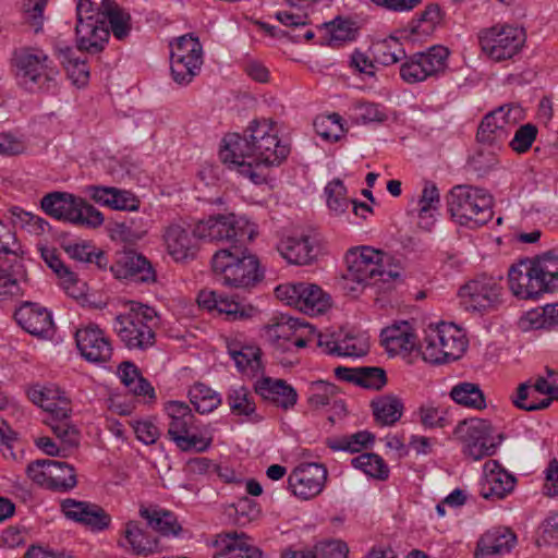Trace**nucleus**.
I'll list each match as a JSON object with an SVG mask.
<instances>
[{
	"instance_id": "24",
	"label": "nucleus",
	"mask_w": 558,
	"mask_h": 558,
	"mask_svg": "<svg viewBox=\"0 0 558 558\" xmlns=\"http://www.w3.org/2000/svg\"><path fill=\"white\" fill-rule=\"evenodd\" d=\"M47 62L48 56L40 49L28 48L22 50L15 57L17 75L35 84L39 83L43 76L52 80L57 71L49 66Z\"/></svg>"
},
{
	"instance_id": "1",
	"label": "nucleus",
	"mask_w": 558,
	"mask_h": 558,
	"mask_svg": "<svg viewBox=\"0 0 558 558\" xmlns=\"http://www.w3.org/2000/svg\"><path fill=\"white\" fill-rule=\"evenodd\" d=\"M223 144L219 153L221 161L236 168L255 184L266 181L265 174L257 171L260 165L279 166L290 154V146L278 140L268 120H253L243 135L228 134Z\"/></svg>"
},
{
	"instance_id": "15",
	"label": "nucleus",
	"mask_w": 558,
	"mask_h": 558,
	"mask_svg": "<svg viewBox=\"0 0 558 558\" xmlns=\"http://www.w3.org/2000/svg\"><path fill=\"white\" fill-rule=\"evenodd\" d=\"M110 270L117 279H126L133 282L153 283L156 281V271L150 262L134 250L118 252Z\"/></svg>"
},
{
	"instance_id": "44",
	"label": "nucleus",
	"mask_w": 558,
	"mask_h": 558,
	"mask_svg": "<svg viewBox=\"0 0 558 558\" xmlns=\"http://www.w3.org/2000/svg\"><path fill=\"white\" fill-rule=\"evenodd\" d=\"M351 463L355 469L362 470L371 477L384 481L389 476V468L383 458L376 453H362L353 458Z\"/></svg>"
},
{
	"instance_id": "61",
	"label": "nucleus",
	"mask_w": 558,
	"mask_h": 558,
	"mask_svg": "<svg viewBox=\"0 0 558 558\" xmlns=\"http://www.w3.org/2000/svg\"><path fill=\"white\" fill-rule=\"evenodd\" d=\"M529 389L530 386L526 383L520 384L517 389L515 398H513V403L517 408L525 410V411H536V410H543L549 407L551 403L550 398H545L541 400L539 402H526V399L529 397Z\"/></svg>"
},
{
	"instance_id": "20",
	"label": "nucleus",
	"mask_w": 558,
	"mask_h": 558,
	"mask_svg": "<svg viewBox=\"0 0 558 558\" xmlns=\"http://www.w3.org/2000/svg\"><path fill=\"white\" fill-rule=\"evenodd\" d=\"M61 510L68 519L96 531L107 529L111 522L110 515L100 506L86 501L64 499Z\"/></svg>"
},
{
	"instance_id": "18",
	"label": "nucleus",
	"mask_w": 558,
	"mask_h": 558,
	"mask_svg": "<svg viewBox=\"0 0 558 558\" xmlns=\"http://www.w3.org/2000/svg\"><path fill=\"white\" fill-rule=\"evenodd\" d=\"M75 341L81 355L93 363L108 362L112 356L110 340L96 325L80 328L75 332Z\"/></svg>"
},
{
	"instance_id": "59",
	"label": "nucleus",
	"mask_w": 558,
	"mask_h": 558,
	"mask_svg": "<svg viewBox=\"0 0 558 558\" xmlns=\"http://www.w3.org/2000/svg\"><path fill=\"white\" fill-rule=\"evenodd\" d=\"M210 444V437L197 435L193 433V430L189 432L184 436H178L175 438V445L183 451L194 450L196 452H203L209 448Z\"/></svg>"
},
{
	"instance_id": "29",
	"label": "nucleus",
	"mask_w": 558,
	"mask_h": 558,
	"mask_svg": "<svg viewBox=\"0 0 558 558\" xmlns=\"http://www.w3.org/2000/svg\"><path fill=\"white\" fill-rule=\"evenodd\" d=\"M255 391L264 399L272 401L284 410L293 408L298 393L283 379L264 377L255 384Z\"/></svg>"
},
{
	"instance_id": "27",
	"label": "nucleus",
	"mask_w": 558,
	"mask_h": 558,
	"mask_svg": "<svg viewBox=\"0 0 558 558\" xmlns=\"http://www.w3.org/2000/svg\"><path fill=\"white\" fill-rule=\"evenodd\" d=\"M308 329L310 333H314L315 328L306 323H302L296 318L282 315L278 320L266 328V337L268 341L279 351L289 352L290 342L296 332Z\"/></svg>"
},
{
	"instance_id": "8",
	"label": "nucleus",
	"mask_w": 558,
	"mask_h": 558,
	"mask_svg": "<svg viewBox=\"0 0 558 558\" xmlns=\"http://www.w3.org/2000/svg\"><path fill=\"white\" fill-rule=\"evenodd\" d=\"M194 236L207 242L245 243L254 239L255 225L234 214L215 215L199 220L193 228Z\"/></svg>"
},
{
	"instance_id": "19",
	"label": "nucleus",
	"mask_w": 558,
	"mask_h": 558,
	"mask_svg": "<svg viewBox=\"0 0 558 558\" xmlns=\"http://www.w3.org/2000/svg\"><path fill=\"white\" fill-rule=\"evenodd\" d=\"M16 323L28 333L50 338L53 335L54 324L51 313L44 306L34 302H24L14 313Z\"/></svg>"
},
{
	"instance_id": "6",
	"label": "nucleus",
	"mask_w": 558,
	"mask_h": 558,
	"mask_svg": "<svg viewBox=\"0 0 558 558\" xmlns=\"http://www.w3.org/2000/svg\"><path fill=\"white\" fill-rule=\"evenodd\" d=\"M468 342L454 324L429 325L425 337L417 347L423 360L430 364L457 361L465 351Z\"/></svg>"
},
{
	"instance_id": "36",
	"label": "nucleus",
	"mask_w": 558,
	"mask_h": 558,
	"mask_svg": "<svg viewBox=\"0 0 558 558\" xmlns=\"http://www.w3.org/2000/svg\"><path fill=\"white\" fill-rule=\"evenodd\" d=\"M78 24L75 26L76 34V46L80 51H87L89 53L100 52L105 44L109 39V28L104 25H96L89 23L87 27V34L78 32Z\"/></svg>"
},
{
	"instance_id": "52",
	"label": "nucleus",
	"mask_w": 558,
	"mask_h": 558,
	"mask_svg": "<svg viewBox=\"0 0 558 558\" xmlns=\"http://www.w3.org/2000/svg\"><path fill=\"white\" fill-rule=\"evenodd\" d=\"M440 205V194L436 184L426 181L418 199V217L420 219L433 217V211L437 210Z\"/></svg>"
},
{
	"instance_id": "46",
	"label": "nucleus",
	"mask_w": 558,
	"mask_h": 558,
	"mask_svg": "<svg viewBox=\"0 0 558 558\" xmlns=\"http://www.w3.org/2000/svg\"><path fill=\"white\" fill-rule=\"evenodd\" d=\"M494 114H486L478 129L476 138L480 143L495 145L501 144L509 137V131L496 125Z\"/></svg>"
},
{
	"instance_id": "2",
	"label": "nucleus",
	"mask_w": 558,
	"mask_h": 558,
	"mask_svg": "<svg viewBox=\"0 0 558 558\" xmlns=\"http://www.w3.org/2000/svg\"><path fill=\"white\" fill-rule=\"evenodd\" d=\"M28 399L40 407L47 417L44 423L68 448L77 447L80 435L77 428L71 424V402L64 392L57 387L33 386L27 390Z\"/></svg>"
},
{
	"instance_id": "9",
	"label": "nucleus",
	"mask_w": 558,
	"mask_h": 558,
	"mask_svg": "<svg viewBox=\"0 0 558 558\" xmlns=\"http://www.w3.org/2000/svg\"><path fill=\"white\" fill-rule=\"evenodd\" d=\"M389 256L371 246L352 247L345 254L348 265L347 280L359 284H375L378 281L388 282L399 276L398 272L385 269Z\"/></svg>"
},
{
	"instance_id": "57",
	"label": "nucleus",
	"mask_w": 558,
	"mask_h": 558,
	"mask_svg": "<svg viewBox=\"0 0 558 558\" xmlns=\"http://www.w3.org/2000/svg\"><path fill=\"white\" fill-rule=\"evenodd\" d=\"M537 135V128L532 123L519 126L510 142L511 148L521 154L529 150Z\"/></svg>"
},
{
	"instance_id": "38",
	"label": "nucleus",
	"mask_w": 558,
	"mask_h": 558,
	"mask_svg": "<svg viewBox=\"0 0 558 558\" xmlns=\"http://www.w3.org/2000/svg\"><path fill=\"white\" fill-rule=\"evenodd\" d=\"M140 515L147 521L149 527L163 536L178 535L182 529L175 515L170 511L149 510L141 507Z\"/></svg>"
},
{
	"instance_id": "51",
	"label": "nucleus",
	"mask_w": 558,
	"mask_h": 558,
	"mask_svg": "<svg viewBox=\"0 0 558 558\" xmlns=\"http://www.w3.org/2000/svg\"><path fill=\"white\" fill-rule=\"evenodd\" d=\"M339 392V388L328 381L316 380L311 384L308 403L313 408H322L330 403L331 398Z\"/></svg>"
},
{
	"instance_id": "41",
	"label": "nucleus",
	"mask_w": 558,
	"mask_h": 558,
	"mask_svg": "<svg viewBox=\"0 0 558 558\" xmlns=\"http://www.w3.org/2000/svg\"><path fill=\"white\" fill-rule=\"evenodd\" d=\"M189 397L195 410L201 414L214 411L221 403L220 396L202 383L195 384L190 389Z\"/></svg>"
},
{
	"instance_id": "47",
	"label": "nucleus",
	"mask_w": 558,
	"mask_h": 558,
	"mask_svg": "<svg viewBox=\"0 0 558 558\" xmlns=\"http://www.w3.org/2000/svg\"><path fill=\"white\" fill-rule=\"evenodd\" d=\"M327 206L335 215L343 214L351 202L347 197V187L340 179H333L325 187Z\"/></svg>"
},
{
	"instance_id": "62",
	"label": "nucleus",
	"mask_w": 558,
	"mask_h": 558,
	"mask_svg": "<svg viewBox=\"0 0 558 558\" xmlns=\"http://www.w3.org/2000/svg\"><path fill=\"white\" fill-rule=\"evenodd\" d=\"M136 437L145 445H153L160 436L159 428L149 421H138L133 425Z\"/></svg>"
},
{
	"instance_id": "49",
	"label": "nucleus",
	"mask_w": 558,
	"mask_h": 558,
	"mask_svg": "<svg viewBox=\"0 0 558 558\" xmlns=\"http://www.w3.org/2000/svg\"><path fill=\"white\" fill-rule=\"evenodd\" d=\"M342 119L338 113H332L327 117H319L314 121V126L317 134L326 141L338 142L344 129L341 123Z\"/></svg>"
},
{
	"instance_id": "16",
	"label": "nucleus",
	"mask_w": 558,
	"mask_h": 558,
	"mask_svg": "<svg viewBox=\"0 0 558 558\" xmlns=\"http://www.w3.org/2000/svg\"><path fill=\"white\" fill-rule=\"evenodd\" d=\"M326 480L327 469L323 464L302 463L289 475L288 485L295 496L306 500L323 490Z\"/></svg>"
},
{
	"instance_id": "5",
	"label": "nucleus",
	"mask_w": 558,
	"mask_h": 558,
	"mask_svg": "<svg viewBox=\"0 0 558 558\" xmlns=\"http://www.w3.org/2000/svg\"><path fill=\"white\" fill-rule=\"evenodd\" d=\"M446 201L452 219L461 226L480 227L493 218V196L484 189L456 185Z\"/></svg>"
},
{
	"instance_id": "26",
	"label": "nucleus",
	"mask_w": 558,
	"mask_h": 558,
	"mask_svg": "<svg viewBox=\"0 0 558 558\" xmlns=\"http://www.w3.org/2000/svg\"><path fill=\"white\" fill-rule=\"evenodd\" d=\"M226 344L228 354L234 361L239 372L252 377L264 372L262 350L258 347L233 339H227Z\"/></svg>"
},
{
	"instance_id": "60",
	"label": "nucleus",
	"mask_w": 558,
	"mask_h": 558,
	"mask_svg": "<svg viewBox=\"0 0 558 558\" xmlns=\"http://www.w3.org/2000/svg\"><path fill=\"white\" fill-rule=\"evenodd\" d=\"M232 508L238 522L242 524L256 519L260 512L258 504L247 496L240 498L236 504L232 505Z\"/></svg>"
},
{
	"instance_id": "10",
	"label": "nucleus",
	"mask_w": 558,
	"mask_h": 558,
	"mask_svg": "<svg viewBox=\"0 0 558 558\" xmlns=\"http://www.w3.org/2000/svg\"><path fill=\"white\" fill-rule=\"evenodd\" d=\"M170 70L173 81L187 85L198 75L203 65V46L198 37L189 33L170 41Z\"/></svg>"
},
{
	"instance_id": "40",
	"label": "nucleus",
	"mask_w": 558,
	"mask_h": 558,
	"mask_svg": "<svg viewBox=\"0 0 558 558\" xmlns=\"http://www.w3.org/2000/svg\"><path fill=\"white\" fill-rule=\"evenodd\" d=\"M75 52L71 47L58 49V58L68 72L69 77L77 86H84L89 77V71L85 60L74 56Z\"/></svg>"
},
{
	"instance_id": "3",
	"label": "nucleus",
	"mask_w": 558,
	"mask_h": 558,
	"mask_svg": "<svg viewBox=\"0 0 558 558\" xmlns=\"http://www.w3.org/2000/svg\"><path fill=\"white\" fill-rule=\"evenodd\" d=\"M159 326L160 316L155 308L136 302H130L129 310L117 315L113 322V330L130 350L151 348Z\"/></svg>"
},
{
	"instance_id": "55",
	"label": "nucleus",
	"mask_w": 558,
	"mask_h": 558,
	"mask_svg": "<svg viewBox=\"0 0 558 558\" xmlns=\"http://www.w3.org/2000/svg\"><path fill=\"white\" fill-rule=\"evenodd\" d=\"M40 254L48 267L51 268L59 278L69 283L76 282V275L63 264L56 248L40 247Z\"/></svg>"
},
{
	"instance_id": "53",
	"label": "nucleus",
	"mask_w": 558,
	"mask_h": 558,
	"mask_svg": "<svg viewBox=\"0 0 558 558\" xmlns=\"http://www.w3.org/2000/svg\"><path fill=\"white\" fill-rule=\"evenodd\" d=\"M387 383L386 372L381 367H357L355 384L374 390H380Z\"/></svg>"
},
{
	"instance_id": "54",
	"label": "nucleus",
	"mask_w": 558,
	"mask_h": 558,
	"mask_svg": "<svg viewBox=\"0 0 558 558\" xmlns=\"http://www.w3.org/2000/svg\"><path fill=\"white\" fill-rule=\"evenodd\" d=\"M488 114H494L496 125L502 126L504 130L508 131L524 118V111L521 106L513 104L500 106Z\"/></svg>"
},
{
	"instance_id": "39",
	"label": "nucleus",
	"mask_w": 558,
	"mask_h": 558,
	"mask_svg": "<svg viewBox=\"0 0 558 558\" xmlns=\"http://www.w3.org/2000/svg\"><path fill=\"white\" fill-rule=\"evenodd\" d=\"M451 399L463 407L482 410L486 408V400L480 386L474 383H459L450 391Z\"/></svg>"
},
{
	"instance_id": "37",
	"label": "nucleus",
	"mask_w": 558,
	"mask_h": 558,
	"mask_svg": "<svg viewBox=\"0 0 558 558\" xmlns=\"http://www.w3.org/2000/svg\"><path fill=\"white\" fill-rule=\"evenodd\" d=\"M130 14L112 0H102V22L101 25L110 28L118 39H123L130 32Z\"/></svg>"
},
{
	"instance_id": "64",
	"label": "nucleus",
	"mask_w": 558,
	"mask_h": 558,
	"mask_svg": "<svg viewBox=\"0 0 558 558\" xmlns=\"http://www.w3.org/2000/svg\"><path fill=\"white\" fill-rule=\"evenodd\" d=\"M420 416L422 424L426 427H444L446 425L444 412L438 408L421 407Z\"/></svg>"
},
{
	"instance_id": "43",
	"label": "nucleus",
	"mask_w": 558,
	"mask_h": 558,
	"mask_svg": "<svg viewBox=\"0 0 558 558\" xmlns=\"http://www.w3.org/2000/svg\"><path fill=\"white\" fill-rule=\"evenodd\" d=\"M538 277L546 284V291L553 292L558 289V257L546 253L541 257L532 259Z\"/></svg>"
},
{
	"instance_id": "17",
	"label": "nucleus",
	"mask_w": 558,
	"mask_h": 558,
	"mask_svg": "<svg viewBox=\"0 0 558 558\" xmlns=\"http://www.w3.org/2000/svg\"><path fill=\"white\" fill-rule=\"evenodd\" d=\"M510 290L521 299H535L546 291V284L538 277L532 259H523L508 271Z\"/></svg>"
},
{
	"instance_id": "22",
	"label": "nucleus",
	"mask_w": 558,
	"mask_h": 558,
	"mask_svg": "<svg viewBox=\"0 0 558 558\" xmlns=\"http://www.w3.org/2000/svg\"><path fill=\"white\" fill-rule=\"evenodd\" d=\"M168 253L177 262L194 259L198 252L197 236L180 223L168 226L163 233Z\"/></svg>"
},
{
	"instance_id": "45",
	"label": "nucleus",
	"mask_w": 558,
	"mask_h": 558,
	"mask_svg": "<svg viewBox=\"0 0 558 558\" xmlns=\"http://www.w3.org/2000/svg\"><path fill=\"white\" fill-rule=\"evenodd\" d=\"M227 401L230 410L235 415H251L255 412L253 395L243 386L229 390Z\"/></svg>"
},
{
	"instance_id": "34",
	"label": "nucleus",
	"mask_w": 558,
	"mask_h": 558,
	"mask_svg": "<svg viewBox=\"0 0 558 558\" xmlns=\"http://www.w3.org/2000/svg\"><path fill=\"white\" fill-rule=\"evenodd\" d=\"M381 341L391 354L409 353L416 349V337L404 327H388L381 332Z\"/></svg>"
},
{
	"instance_id": "28",
	"label": "nucleus",
	"mask_w": 558,
	"mask_h": 558,
	"mask_svg": "<svg viewBox=\"0 0 558 558\" xmlns=\"http://www.w3.org/2000/svg\"><path fill=\"white\" fill-rule=\"evenodd\" d=\"M517 543L515 534L507 527H498L486 532L478 541L476 558L501 556L509 553Z\"/></svg>"
},
{
	"instance_id": "32",
	"label": "nucleus",
	"mask_w": 558,
	"mask_h": 558,
	"mask_svg": "<svg viewBox=\"0 0 558 558\" xmlns=\"http://www.w3.org/2000/svg\"><path fill=\"white\" fill-rule=\"evenodd\" d=\"M124 538L136 555L148 556L159 551V539L147 533L137 521H129Z\"/></svg>"
},
{
	"instance_id": "25",
	"label": "nucleus",
	"mask_w": 558,
	"mask_h": 558,
	"mask_svg": "<svg viewBox=\"0 0 558 558\" xmlns=\"http://www.w3.org/2000/svg\"><path fill=\"white\" fill-rule=\"evenodd\" d=\"M213 558H264L259 548L245 533L230 532L218 535Z\"/></svg>"
},
{
	"instance_id": "63",
	"label": "nucleus",
	"mask_w": 558,
	"mask_h": 558,
	"mask_svg": "<svg viewBox=\"0 0 558 558\" xmlns=\"http://www.w3.org/2000/svg\"><path fill=\"white\" fill-rule=\"evenodd\" d=\"M541 536L537 545L556 543L558 541V514L548 517L541 525Z\"/></svg>"
},
{
	"instance_id": "56",
	"label": "nucleus",
	"mask_w": 558,
	"mask_h": 558,
	"mask_svg": "<svg viewBox=\"0 0 558 558\" xmlns=\"http://www.w3.org/2000/svg\"><path fill=\"white\" fill-rule=\"evenodd\" d=\"M375 436L366 430L357 432L347 438H343L335 444H330L329 447L335 450H345L350 452H357L362 448L372 444Z\"/></svg>"
},
{
	"instance_id": "31",
	"label": "nucleus",
	"mask_w": 558,
	"mask_h": 558,
	"mask_svg": "<svg viewBox=\"0 0 558 558\" xmlns=\"http://www.w3.org/2000/svg\"><path fill=\"white\" fill-rule=\"evenodd\" d=\"M278 250L281 256L290 264L306 265L314 258V247L310 243V236L303 234L289 236L281 241Z\"/></svg>"
},
{
	"instance_id": "21",
	"label": "nucleus",
	"mask_w": 558,
	"mask_h": 558,
	"mask_svg": "<svg viewBox=\"0 0 558 558\" xmlns=\"http://www.w3.org/2000/svg\"><path fill=\"white\" fill-rule=\"evenodd\" d=\"M515 485V478L507 472L497 460L484 464V481L480 494L485 499H504Z\"/></svg>"
},
{
	"instance_id": "58",
	"label": "nucleus",
	"mask_w": 558,
	"mask_h": 558,
	"mask_svg": "<svg viewBox=\"0 0 558 558\" xmlns=\"http://www.w3.org/2000/svg\"><path fill=\"white\" fill-rule=\"evenodd\" d=\"M400 76L409 84L423 82L428 77V72L424 69L421 60L417 59V54H413L400 66Z\"/></svg>"
},
{
	"instance_id": "14",
	"label": "nucleus",
	"mask_w": 558,
	"mask_h": 558,
	"mask_svg": "<svg viewBox=\"0 0 558 558\" xmlns=\"http://www.w3.org/2000/svg\"><path fill=\"white\" fill-rule=\"evenodd\" d=\"M501 287L493 277L481 276L459 290L461 304L469 312H488L500 302Z\"/></svg>"
},
{
	"instance_id": "7",
	"label": "nucleus",
	"mask_w": 558,
	"mask_h": 558,
	"mask_svg": "<svg viewBox=\"0 0 558 558\" xmlns=\"http://www.w3.org/2000/svg\"><path fill=\"white\" fill-rule=\"evenodd\" d=\"M41 209L50 217L74 225L97 228L104 215L84 198L68 192H50L40 201Z\"/></svg>"
},
{
	"instance_id": "42",
	"label": "nucleus",
	"mask_w": 558,
	"mask_h": 558,
	"mask_svg": "<svg viewBox=\"0 0 558 558\" xmlns=\"http://www.w3.org/2000/svg\"><path fill=\"white\" fill-rule=\"evenodd\" d=\"M416 54L426 72H428V77L438 76L446 71L449 57V50L446 47L434 46L426 52H417Z\"/></svg>"
},
{
	"instance_id": "13",
	"label": "nucleus",
	"mask_w": 558,
	"mask_h": 558,
	"mask_svg": "<svg viewBox=\"0 0 558 558\" xmlns=\"http://www.w3.org/2000/svg\"><path fill=\"white\" fill-rule=\"evenodd\" d=\"M276 295L286 301L288 305L295 306L310 315L320 314L329 306V296L314 283L281 284L276 289Z\"/></svg>"
},
{
	"instance_id": "23",
	"label": "nucleus",
	"mask_w": 558,
	"mask_h": 558,
	"mask_svg": "<svg viewBox=\"0 0 558 558\" xmlns=\"http://www.w3.org/2000/svg\"><path fill=\"white\" fill-rule=\"evenodd\" d=\"M85 192L97 204L113 210L136 211L141 205L134 193L114 186L88 185Z\"/></svg>"
},
{
	"instance_id": "35",
	"label": "nucleus",
	"mask_w": 558,
	"mask_h": 558,
	"mask_svg": "<svg viewBox=\"0 0 558 558\" xmlns=\"http://www.w3.org/2000/svg\"><path fill=\"white\" fill-rule=\"evenodd\" d=\"M372 409L375 420L381 425L391 426L402 416L403 403L400 398L393 395H385L372 401Z\"/></svg>"
},
{
	"instance_id": "48",
	"label": "nucleus",
	"mask_w": 558,
	"mask_h": 558,
	"mask_svg": "<svg viewBox=\"0 0 558 558\" xmlns=\"http://www.w3.org/2000/svg\"><path fill=\"white\" fill-rule=\"evenodd\" d=\"M76 17L78 24V32L87 34L89 23L101 25L102 22V1L100 4H95L92 0H78L76 5Z\"/></svg>"
},
{
	"instance_id": "50",
	"label": "nucleus",
	"mask_w": 558,
	"mask_h": 558,
	"mask_svg": "<svg viewBox=\"0 0 558 558\" xmlns=\"http://www.w3.org/2000/svg\"><path fill=\"white\" fill-rule=\"evenodd\" d=\"M405 58L402 44L390 37L376 46V59L384 65L395 64Z\"/></svg>"
},
{
	"instance_id": "30",
	"label": "nucleus",
	"mask_w": 558,
	"mask_h": 558,
	"mask_svg": "<svg viewBox=\"0 0 558 558\" xmlns=\"http://www.w3.org/2000/svg\"><path fill=\"white\" fill-rule=\"evenodd\" d=\"M322 31L323 35L319 44L331 48H339L345 43L354 40L357 34L355 23L340 16L325 23Z\"/></svg>"
},
{
	"instance_id": "11",
	"label": "nucleus",
	"mask_w": 558,
	"mask_h": 558,
	"mask_svg": "<svg viewBox=\"0 0 558 558\" xmlns=\"http://www.w3.org/2000/svg\"><path fill=\"white\" fill-rule=\"evenodd\" d=\"M454 435L465 444L464 452L474 460L495 454L504 440L501 433L495 434L490 422L477 417L460 422Z\"/></svg>"
},
{
	"instance_id": "4",
	"label": "nucleus",
	"mask_w": 558,
	"mask_h": 558,
	"mask_svg": "<svg viewBox=\"0 0 558 558\" xmlns=\"http://www.w3.org/2000/svg\"><path fill=\"white\" fill-rule=\"evenodd\" d=\"M211 268L219 283L234 289H250L264 278L258 258L246 252L219 250L211 258Z\"/></svg>"
},
{
	"instance_id": "12",
	"label": "nucleus",
	"mask_w": 558,
	"mask_h": 558,
	"mask_svg": "<svg viewBox=\"0 0 558 558\" xmlns=\"http://www.w3.org/2000/svg\"><path fill=\"white\" fill-rule=\"evenodd\" d=\"M482 51L494 61L513 58L525 43L523 28L497 24L478 33Z\"/></svg>"
},
{
	"instance_id": "33",
	"label": "nucleus",
	"mask_w": 558,
	"mask_h": 558,
	"mask_svg": "<svg viewBox=\"0 0 558 558\" xmlns=\"http://www.w3.org/2000/svg\"><path fill=\"white\" fill-rule=\"evenodd\" d=\"M46 475L48 477L47 488L53 492L65 493L77 484L75 469L63 461L50 460Z\"/></svg>"
}]
</instances>
